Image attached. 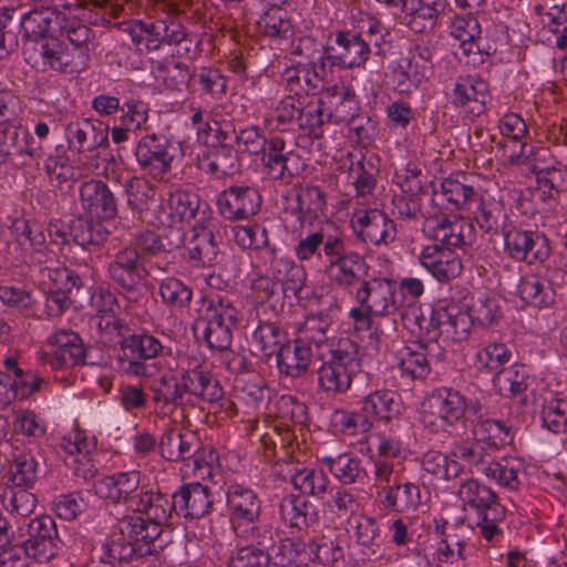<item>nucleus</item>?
Here are the masks:
<instances>
[{"label":"nucleus","instance_id":"obj_1","mask_svg":"<svg viewBox=\"0 0 567 567\" xmlns=\"http://www.w3.org/2000/svg\"><path fill=\"white\" fill-rule=\"evenodd\" d=\"M152 400L162 410L169 406H195V400L216 403L224 396V389L210 370L198 360L182 368L179 375L163 374L151 384Z\"/></svg>","mask_w":567,"mask_h":567},{"label":"nucleus","instance_id":"obj_32","mask_svg":"<svg viewBox=\"0 0 567 567\" xmlns=\"http://www.w3.org/2000/svg\"><path fill=\"white\" fill-rule=\"evenodd\" d=\"M319 461L327 467L340 486L364 484L368 471L363 461L351 452L334 455H323Z\"/></svg>","mask_w":567,"mask_h":567},{"label":"nucleus","instance_id":"obj_42","mask_svg":"<svg viewBox=\"0 0 567 567\" xmlns=\"http://www.w3.org/2000/svg\"><path fill=\"white\" fill-rule=\"evenodd\" d=\"M238 152L231 145H217L199 158V168L216 178L231 176L239 171Z\"/></svg>","mask_w":567,"mask_h":567},{"label":"nucleus","instance_id":"obj_3","mask_svg":"<svg viewBox=\"0 0 567 567\" xmlns=\"http://www.w3.org/2000/svg\"><path fill=\"white\" fill-rule=\"evenodd\" d=\"M14 8H0V60L8 56L19 45L18 30L27 40L55 39L64 13L50 8L31 10L22 16Z\"/></svg>","mask_w":567,"mask_h":567},{"label":"nucleus","instance_id":"obj_27","mask_svg":"<svg viewBox=\"0 0 567 567\" xmlns=\"http://www.w3.org/2000/svg\"><path fill=\"white\" fill-rule=\"evenodd\" d=\"M450 34L460 42L467 64L483 63L484 56L489 55L481 44V25L477 18L471 14L455 16L450 24Z\"/></svg>","mask_w":567,"mask_h":567},{"label":"nucleus","instance_id":"obj_20","mask_svg":"<svg viewBox=\"0 0 567 567\" xmlns=\"http://www.w3.org/2000/svg\"><path fill=\"white\" fill-rule=\"evenodd\" d=\"M261 203L259 190L246 185L230 186L217 197L218 212L228 220L250 218L259 212Z\"/></svg>","mask_w":567,"mask_h":567},{"label":"nucleus","instance_id":"obj_31","mask_svg":"<svg viewBox=\"0 0 567 567\" xmlns=\"http://www.w3.org/2000/svg\"><path fill=\"white\" fill-rule=\"evenodd\" d=\"M489 101L488 84L481 78L466 75L458 76L454 83L452 103L455 106H468L474 116L485 112Z\"/></svg>","mask_w":567,"mask_h":567},{"label":"nucleus","instance_id":"obj_63","mask_svg":"<svg viewBox=\"0 0 567 567\" xmlns=\"http://www.w3.org/2000/svg\"><path fill=\"white\" fill-rule=\"evenodd\" d=\"M477 442L486 443L492 447H501L512 443V429L506 423L496 420H480L473 429Z\"/></svg>","mask_w":567,"mask_h":567},{"label":"nucleus","instance_id":"obj_14","mask_svg":"<svg viewBox=\"0 0 567 567\" xmlns=\"http://www.w3.org/2000/svg\"><path fill=\"white\" fill-rule=\"evenodd\" d=\"M41 158L40 143L28 127L18 122L0 126V166L8 162L28 166Z\"/></svg>","mask_w":567,"mask_h":567},{"label":"nucleus","instance_id":"obj_37","mask_svg":"<svg viewBox=\"0 0 567 567\" xmlns=\"http://www.w3.org/2000/svg\"><path fill=\"white\" fill-rule=\"evenodd\" d=\"M134 512L143 514L147 519L162 527L168 522L172 513L175 512L173 498L163 494L158 488L142 486L137 493V499L132 507Z\"/></svg>","mask_w":567,"mask_h":567},{"label":"nucleus","instance_id":"obj_12","mask_svg":"<svg viewBox=\"0 0 567 567\" xmlns=\"http://www.w3.org/2000/svg\"><path fill=\"white\" fill-rule=\"evenodd\" d=\"M503 239L504 254L517 262L544 265L551 252L549 240L544 234L522 229L514 224L503 235Z\"/></svg>","mask_w":567,"mask_h":567},{"label":"nucleus","instance_id":"obj_6","mask_svg":"<svg viewBox=\"0 0 567 567\" xmlns=\"http://www.w3.org/2000/svg\"><path fill=\"white\" fill-rule=\"evenodd\" d=\"M358 354L359 347L350 338H340L331 344L327 358L318 352L322 361L317 371L319 389L332 395L346 393L359 369Z\"/></svg>","mask_w":567,"mask_h":567},{"label":"nucleus","instance_id":"obj_36","mask_svg":"<svg viewBox=\"0 0 567 567\" xmlns=\"http://www.w3.org/2000/svg\"><path fill=\"white\" fill-rule=\"evenodd\" d=\"M477 209L474 212L478 227L487 235H504L513 225L502 199L478 196Z\"/></svg>","mask_w":567,"mask_h":567},{"label":"nucleus","instance_id":"obj_17","mask_svg":"<svg viewBox=\"0 0 567 567\" xmlns=\"http://www.w3.org/2000/svg\"><path fill=\"white\" fill-rule=\"evenodd\" d=\"M327 52L330 66L344 70L363 68L372 51L350 30H337L329 34Z\"/></svg>","mask_w":567,"mask_h":567},{"label":"nucleus","instance_id":"obj_61","mask_svg":"<svg viewBox=\"0 0 567 567\" xmlns=\"http://www.w3.org/2000/svg\"><path fill=\"white\" fill-rule=\"evenodd\" d=\"M517 293L524 302L537 308H546L555 302L554 290L535 275L522 277Z\"/></svg>","mask_w":567,"mask_h":567},{"label":"nucleus","instance_id":"obj_64","mask_svg":"<svg viewBox=\"0 0 567 567\" xmlns=\"http://www.w3.org/2000/svg\"><path fill=\"white\" fill-rule=\"evenodd\" d=\"M171 215L179 221L195 219L200 207V197L193 190L175 189L167 199Z\"/></svg>","mask_w":567,"mask_h":567},{"label":"nucleus","instance_id":"obj_48","mask_svg":"<svg viewBox=\"0 0 567 567\" xmlns=\"http://www.w3.org/2000/svg\"><path fill=\"white\" fill-rule=\"evenodd\" d=\"M198 449V442L193 434H182L175 430H167L159 441L161 454L169 462L189 460L196 455Z\"/></svg>","mask_w":567,"mask_h":567},{"label":"nucleus","instance_id":"obj_13","mask_svg":"<svg viewBox=\"0 0 567 567\" xmlns=\"http://www.w3.org/2000/svg\"><path fill=\"white\" fill-rule=\"evenodd\" d=\"M165 350L162 341L155 336L133 331L118 355L120 368L127 375L150 377V367L145 362L162 357Z\"/></svg>","mask_w":567,"mask_h":567},{"label":"nucleus","instance_id":"obj_18","mask_svg":"<svg viewBox=\"0 0 567 567\" xmlns=\"http://www.w3.org/2000/svg\"><path fill=\"white\" fill-rule=\"evenodd\" d=\"M226 506L229 519L236 534L243 526H254L260 518L261 499L249 486L240 483H231L226 489Z\"/></svg>","mask_w":567,"mask_h":567},{"label":"nucleus","instance_id":"obj_45","mask_svg":"<svg viewBox=\"0 0 567 567\" xmlns=\"http://www.w3.org/2000/svg\"><path fill=\"white\" fill-rule=\"evenodd\" d=\"M303 96H285L265 117L266 125L275 131H291L295 125L298 126L303 112Z\"/></svg>","mask_w":567,"mask_h":567},{"label":"nucleus","instance_id":"obj_49","mask_svg":"<svg viewBox=\"0 0 567 567\" xmlns=\"http://www.w3.org/2000/svg\"><path fill=\"white\" fill-rule=\"evenodd\" d=\"M274 539L265 530L256 544L238 548L229 558L228 567H269V547Z\"/></svg>","mask_w":567,"mask_h":567},{"label":"nucleus","instance_id":"obj_11","mask_svg":"<svg viewBox=\"0 0 567 567\" xmlns=\"http://www.w3.org/2000/svg\"><path fill=\"white\" fill-rule=\"evenodd\" d=\"M20 542L31 559L37 563H49L59 553V535L54 519L49 515H40L18 527Z\"/></svg>","mask_w":567,"mask_h":567},{"label":"nucleus","instance_id":"obj_21","mask_svg":"<svg viewBox=\"0 0 567 567\" xmlns=\"http://www.w3.org/2000/svg\"><path fill=\"white\" fill-rule=\"evenodd\" d=\"M351 225L357 237L365 244L388 246L396 238L395 223L379 209L355 213Z\"/></svg>","mask_w":567,"mask_h":567},{"label":"nucleus","instance_id":"obj_26","mask_svg":"<svg viewBox=\"0 0 567 567\" xmlns=\"http://www.w3.org/2000/svg\"><path fill=\"white\" fill-rule=\"evenodd\" d=\"M82 209L95 219H112L117 214V203L110 187L102 181L83 182L79 189Z\"/></svg>","mask_w":567,"mask_h":567},{"label":"nucleus","instance_id":"obj_33","mask_svg":"<svg viewBox=\"0 0 567 567\" xmlns=\"http://www.w3.org/2000/svg\"><path fill=\"white\" fill-rule=\"evenodd\" d=\"M421 265L439 281H450L462 272V260L451 249H444L439 244L423 248L420 255Z\"/></svg>","mask_w":567,"mask_h":567},{"label":"nucleus","instance_id":"obj_5","mask_svg":"<svg viewBox=\"0 0 567 567\" xmlns=\"http://www.w3.org/2000/svg\"><path fill=\"white\" fill-rule=\"evenodd\" d=\"M194 333L200 332L209 349L229 350L233 331L238 324V310L227 298L219 295H205L197 301Z\"/></svg>","mask_w":567,"mask_h":567},{"label":"nucleus","instance_id":"obj_47","mask_svg":"<svg viewBox=\"0 0 567 567\" xmlns=\"http://www.w3.org/2000/svg\"><path fill=\"white\" fill-rule=\"evenodd\" d=\"M319 101L326 110H332V120L336 122L347 121L358 105L355 93L343 84L328 86Z\"/></svg>","mask_w":567,"mask_h":567},{"label":"nucleus","instance_id":"obj_56","mask_svg":"<svg viewBox=\"0 0 567 567\" xmlns=\"http://www.w3.org/2000/svg\"><path fill=\"white\" fill-rule=\"evenodd\" d=\"M429 68L417 63L416 59L401 58L392 71L394 89L399 93H411L426 79Z\"/></svg>","mask_w":567,"mask_h":567},{"label":"nucleus","instance_id":"obj_62","mask_svg":"<svg viewBox=\"0 0 567 567\" xmlns=\"http://www.w3.org/2000/svg\"><path fill=\"white\" fill-rule=\"evenodd\" d=\"M441 196L446 209H464L476 202L478 193L473 186L466 185L454 178H445L441 183Z\"/></svg>","mask_w":567,"mask_h":567},{"label":"nucleus","instance_id":"obj_29","mask_svg":"<svg viewBox=\"0 0 567 567\" xmlns=\"http://www.w3.org/2000/svg\"><path fill=\"white\" fill-rule=\"evenodd\" d=\"M269 271L276 281L282 285L281 292L288 300L297 299L306 282L302 266L280 255L277 247L269 248Z\"/></svg>","mask_w":567,"mask_h":567},{"label":"nucleus","instance_id":"obj_51","mask_svg":"<svg viewBox=\"0 0 567 567\" xmlns=\"http://www.w3.org/2000/svg\"><path fill=\"white\" fill-rule=\"evenodd\" d=\"M307 564L319 563L323 566H332L344 558L342 539L340 536H319L306 543Z\"/></svg>","mask_w":567,"mask_h":567},{"label":"nucleus","instance_id":"obj_41","mask_svg":"<svg viewBox=\"0 0 567 567\" xmlns=\"http://www.w3.org/2000/svg\"><path fill=\"white\" fill-rule=\"evenodd\" d=\"M279 514L285 523L299 530L318 522V514L313 505L301 495L287 494L284 496L279 503Z\"/></svg>","mask_w":567,"mask_h":567},{"label":"nucleus","instance_id":"obj_60","mask_svg":"<svg viewBox=\"0 0 567 567\" xmlns=\"http://www.w3.org/2000/svg\"><path fill=\"white\" fill-rule=\"evenodd\" d=\"M70 236L73 244L87 248L89 246L104 244L109 237V231L99 219L75 218L71 220Z\"/></svg>","mask_w":567,"mask_h":567},{"label":"nucleus","instance_id":"obj_58","mask_svg":"<svg viewBox=\"0 0 567 567\" xmlns=\"http://www.w3.org/2000/svg\"><path fill=\"white\" fill-rule=\"evenodd\" d=\"M118 529L122 536L131 542H141L146 545L154 543L163 532L159 525L136 515H126L120 519Z\"/></svg>","mask_w":567,"mask_h":567},{"label":"nucleus","instance_id":"obj_52","mask_svg":"<svg viewBox=\"0 0 567 567\" xmlns=\"http://www.w3.org/2000/svg\"><path fill=\"white\" fill-rule=\"evenodd\" d=\"M97 329L100 331V339L104 344L118 346L122 350L126 339L133 333L131 326L117 315L109 310L99 311Z\"/></svg>","mask_w":567,"mask_h":567},{"label":"nucleus","instance_id":"obj_25","mask_svg":"<svg viewBox=\"0 0 567 567\" xmlns=\"http://www.w3.org/2000/svg\"><path fill=\"white\" fill-rule=\"evenodd\" d=\"M431 236L445 249L461 248L474 243L476 234L473 224L461 216L441 215L432 218Z\"/></svg>","mask_w":567,"mask_h":567},{"label":"nucleus","instance_id":"obj_39","mask_svg":"<svg viewBox=\"0 0 567 567\" xmlns=\"http://www.w3.org/2000/svg\"><path fill=\"white\" fill-rule=\"evenodd\" d=\"M402 410L401 396L392 390H375L362 400V411L368 420L374 419L389 422L398 417Z\"/></svg>","mask_w":567,"mask_h":567},{"label":"nucleus","instance_id":"obj_53","mask_svg":"<svg viewBox=\"0 0 567 567\" xmlns=\"http://www.w3.org/2000/svg\"><path fill=\"white\" fill-rule=\"evenodd\" d=\"M333 323L329 312L318 311L308 315L298 328V338L317 351L328 342V331Z\"/></svg>","mask_w":567,"mask_h":567},{"label":"nucleus","instance_id":"obj_4","mask_svg":"<svg viewBox=\"0 0 567 567\" xmlns=\"http://www.w3.org/2000/svg\"><path fill=\"white\" fill-rule=\"evenodd\" d=\"M373 486L381 506L393 513H414L421 506L420 486L405 477L404 466L381 457L373 462Z\"/></svg>","mask_w":567,"mask_h":567},{"label":"nucleus","instance_id":"obj_9","mask_svg":"<svg viewBox=\"0 0 567 567\" xmlns=\"http://www.w3.org/2000/svg\"><path fill=\"white\" fill-rule=\"evenodd\" d=\"M321 247L326 257L324 272L332 282L357 251L347 250L342 237L327 235L323 229H319L301 237L295 247V254L300 261H306L313 256L320 257Z\"/></svg>","mask_w":567,"mask_h":567},{"label":"nucleus","instance_id":"obj_15","mask_svg":"<svg viewBox=\"0 0 567 567\" xmlns=\"http://www.w3.org/2000/svg\"><path fill=\"white\" fill-rule=\"evenodd\" d=\"M172 148L171 141L164 135L152 133L141 137L134 148L140 171L155 181H161L172 169Z\"/></svg>","mask_w":567,"mask_h":567},{"label":"nucleus","instance_id":"obj_55","mask_svg":"<svg viewBox=\"0 0 567 567\" xmlns=\"http://www.w3.org/2000/svg\"><path fill=\"white\" fill-rule=\"evenodd\" d=\"M436 346V342L430 341L426 344L420 343L419 349L405 348L401 352L399 360V369L402 375L412 380L425 379L431 371L430 361L427 359L429 351Z\"/></svg>","mask_w":567,"mask_h":567},{"label":"nucleus","instance_id":"obj_40","mask_svg":"<svg viewBox=\"0 0 567 567\" xmlns=\"http://www.w3.org/2000/svg\"><path fill=\"white\" fill-rule=\"evenodd\" d=\"M40 65L42 71H56L60 73H80L85 68L76 60L71 50L58 40L52 39L41 47Z\"/></svg>","mask_w":567,"mask_h":567},{"label":"nucleus","instance_id":"obj_38","mask_svg":"<svg viewBox=\"0 0 567 567\" xmlns=\"http://www.w3.org/2000/svg\"><path fill=\"white\" fill-rule=\"evenodd\" d=\"M60 31L56 38H65L73 47L72 54L80 63L86 68L90 52L93 48L94 33L90 27L83 24L74 17H66L60 23Z\"/></svg>","mask_w":567,"mask_h":567},{"label":"nucleus","instance_id":"obj_24","mask_svg":"<svg viewBox=\"0 0 567 567\" xmlns=\"http://www.w3.org/2000/svg\"><path fill=\"white\" fill-rule=\"evenodd\" d=\"M175 513L187 520L208 515L214 505L212 491L200 483L181 485L172 495Z\"/></svg>","mask_w":567,"mask_h":567},{"label":"nucleus","instance_id":"obj_10","mask_svg":"<svg viewBox=\"0 0 567 567\" xmlns=\"http://www.w3.org/2000/svg\"><path fill=\"white\" fill-rule=\"evenodd\" d=\"M107 274L128 301L138 302L144 296L145 268L136 248L118 250L107 265Z\"/></svg>","mask_w":567,"mask_h":567},{"label":"nucleus","instance_id":"obj_8","mask_svg":"<svg viewBox=\"0 0 567 567\" xmlns=\"http://www.w3.org/2000/svg\"><path fill=\"white\" fill-rule=\"evenodd\" d=\"M467 400L449 386L434 389L422 403L421 422L432 433L447 431L465 416Z\"/></svg>","mask_w":567,"mask_h":567},{"label":"nucleus","instance_id":"obj_28","mask_svg":"<svg viewBox=\"0 0 567 567\" xmlns=\"http://www.w3.org/2000/svg\"><path fill=\"white\" fill-rule=\"evenodd\" d=\"M56 349L50 354V365L53 370L85 364V348L81 337L71 330H59L48 339Z\"/></svg>","mask_w":567,"mask_h":567},{"label":"nucleus","instance_id":"obj_50","mask_svg":"<svg viewBox=\"0 0 567 567\" xmlns=\"http://www.w3.org/2000/svg\"><path fill=\"white\" fill-rule=\"evenodd\" d=\"M127 206L134 215L143 218L157 203L156 187L141 177H132L125 184Z\"/></svg>","mask_w":567,"mask_h":567},{"label":"nucleus","instance_id":"obj_7","mask_svg":"<svg viewBox=\"0 0 567 567\" xmlns=\"http://www.w3.org/2000/svg\"><path fill=\"white\" fill-rule=\"evenodd\" d=\"M457 495L463 508L474 515L475 524L486 540L503 534L498 524L505 519L506 509L489 486L475 478L466 480L460 485Z\"/></svg>","mask_w":567,"mask_h":567},{"label":"nucleus","instance_id":"obj_44","mask_svg":"<svg viewBox=\"0 0 567 567\" xmlns=\"http://www.w3.org/2000/svg\"><path fill=\"white\" fill-rule=\"evenodd\" d=\"M522 463L515 457H502L499 460L488 457L486 463H481L480 473L504 488L516 491L520 485L518 477Z\"/></svg>","mask_w":567,"mask_h":567},{"label":"nucleus","instance_id":"obj_46","mask_svg":"<svg viewBox=\"0 0 567 567\" xmlns=\"http://www.w3.org/2000/svg\"><path fill=\"white\" fill-rule=\"evenodd\" d=\"M350 30L377 55L384 53L382 47L386 42L389 32L379 19L367 13H360L353 19Z\"/></svg>","mask_w":567,"mask_h":567},{"label":"nucleus","instance_id":"obj_34","mask_svg":"<svg viewBox=\"0 0 567 567\" xmlns=\"http://www.w3.org/2000/svg\"><path fill=\"white\" fill-rule=\"evenodd\" d=\"M313 357L312 347L298 337L292 342H287L277 351V365L279 372L290 378L305 375Z\"/></svg>","mask_w":567,"mask_h":567},{"label":"nucleus","instance_id":"obj_23","mask_svg":"<svg viewBox=\"0 0 567 567\" xmlns=\"http://www.w3.org/2000/svg\"><path fill=\"white\" fill-rule=\"evenodd\" d=\"M141 473L138 471L117 472L104 476L94 483L95 494L112 504L134 506L140 492Z\"/></svg>","mask_w":567,"mask_h":567},{"label":"nucleus","instance_id":"obj_2","mask_svg":"<svg viewBox=\"0 0 567 567\" xmlns=\"http://www.w3.org/2000/svg\"><path fill=\"white\" fill-rule=\"evenodd\" d=\"M369 271L364 256L357 252L331 284L348 290L358 305L364 306L375 317L393 315L403 306L398 284L386 277L372 276Z\"/></svg>","mask_w":567,"mask_h":567},{"label":"nucleus","instance_id":"obj_57","mask_svg":"<svg viewBox=\"0 0 567 567\" xmlns=\"http://www.w3.org/2000/svg\"><path fill=\"white\" fill-rule=\"evenodd\" d=\"M42 472L33 454L20 453L14 455L9 467V482L12 487L33 488L41 478Z\"/></svg>","mask_w":567,"mask_h":567},{"label":"nucleus","instance_id":"obj_59","mask_svg":"<svg viewBox=\"0 0 567 567\" xmlns=\"http://www.w3.org/2000/svg\"><path fill=\"white\" fill-rule=\"evenodd\" d=\"M307 546L306 542L297 538L281 539L278 545L272 547L269 553V566L291 567L307 565Z\"/></svg>","mask_w":567,"mask_h":567},{"label":"nucleus","instance_id":"obj_30","mask_svg":"<svg viewBox=\"0 0 567 567\" xmlns=\"http://www.w3.org/2000/svg\"><path fill=\"white\" fill-rule=\"evenodd\" d=\"M188 261L193 267H213L220 260L219 243L214 230L203 224L193 226L186 244Z\"/></svg>","mask_w":567,"mask_h":567},{"label":"nucleus","instance_id":"obj_54","mask_svg":"<svg viewBox=\"0 0 567 567\" xmlns=\"http://www.w3.org/2000/svg\"><path fill=\"white\" fill-rule=\"evenodd\" d=\"M288 480L296 489L313 497H322L329 486V478L321 468L295 467L289 471Z\"/></svg>","mask_w":567,"mask_h":567},{"label":"nucleus","instance_id":"obj_16","mask_svg":"<svg viewBox=\"0 0 567 567\" xmlns=\"http://www.w3.org/2000/svg\"><path fill=\"white\" fill-rule=\"evenodd\" d=\"M474 323L470 312L462 311L455 305L432 309L425 336L436 342L437 337H444L454 342L467 339Z\"/></svg>","mask_w":567,"mask_h":567},{"label":"nucleus","instance_id":"obj_22","mask_svg":"<svg viewBox=\"0 0 567 567\" xmlns=\"http://www.w3.org/2000/svg\"><path fill=\"white\" fill-rule=\"evenodd\" d=\"M65 137L69 150L78 154L93 153L110 145L109 127L90 118L70 122L65 127Z\"/></svg>","mask_w":567,"mask_h":567},{"label":"nucleus","instance_id":"obj_19","mask_svg":"<svg viewBox=\"0 0 567 567\" xmlns=\"http://www.w3.org/2000/svg\"><path fill=\"white\" fill-rule=\"evenodd\" d=\"M260 154L267 175L274 181L288 184L303 171L301 157L292 150H287L286 142L280 136L269 138Z\"/></svg>","mask_w":567,"mask_h":567},{"label":"nucleus","instance_id":"obj_35","mask_svg":"<svg viewBox=\"0 0 567 567\" xmlns=\"http://www.w3.org/2000/svg\"><path fill=\"white\" fill-rule=\"evenodd\" d=\"M445 9L444 0H406L402 14L405 24L416 33L432 31Z\"/></svg>","mask_w":567,"mask_h":567},{"label":"nucleus","instance_id":"obj_43","mask_svg":"<svg viewBox=\"0 0 567 567\" xmlns=\"http://www.w3.org/2000/svg\"><path fill=\"white\" fill-rule=\"evenodd\" d=\"M292 204L287 209L305 224H312L323 213L326 195L318 186H307L291 194Z\"/></svg>","mask_w":567,"mask_h":567}]
</instances>
